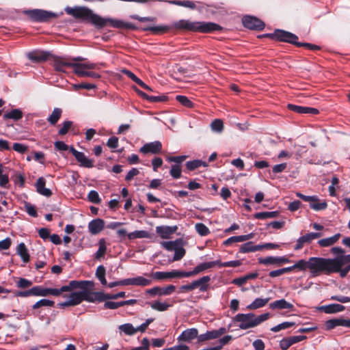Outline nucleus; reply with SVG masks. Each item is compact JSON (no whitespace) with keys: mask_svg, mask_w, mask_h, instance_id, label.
<instances>
[{"mask_svg":"<svg viewBox=\"0 0 350 350\" xmlns=\"http://www.w3.org/2000/svg\"><path fill=\"white\" fill-rule=\"evenodd\" d=\"M88 230L93 234L96 235L100 233L105 228V221L102 219H94L88 224Z\"/></svg>","mask_w":350,"mask_h":350,"instance_id":"4be33fe9","label":"nucleus"},{"mask_svg":"<svg viewBox=\"0 0 350 350\" xmlns=\"http://www.w3.org/2000/svg\"><path fill=\"white\" fill-rule=\"evenodd\" d=\"M269 298H256L250 304L247 306L249 310H256L265 306L269 301Z\"/></svg>","mask_w":350,"mask_h":350,"instance_id":"f704fd0d","label":"nucleus"},{"mask_svg":"<svg viewBox=\"0 0 350 350\" xmlns=\"http://www.w3.org/2000/svg\"><path fill=\"white\" fill-rule=\"evenodd\" d=\"M311 208L316 211L325 210L327 207V204L325 200L320 201L318 197L316 196V200L312 201L310 204Z\"/></svg>","mask_w":350,"mask_h":350,"instance_id":"4c0bfd02","label":"nucleus"},{"mask_svg":"<svg viewBox=\"0 0 350 350\" xmlns=\"http://www.w3.org/2000/svg\"><path fill=\"white\" fill-rule=\"evenodd\" d=\"M211 280V278L208 275L203 276L196 280L193 281L192 285L193 290L198 288L200 291L204 292L208 289L207 283Z\"/></svg>","mask_w":350,"mask_h":350,"instance_id":"393cba45","label":"nucleus"},{"mask_svg":"<svg viewBox=\"0 0 350 350\" xmlns=\"http://www.w3.org/2000/svg\"><path fill=\"white\" fill-rule=\"evenodd\" d=\"M70 58L66 57H55L53 60V67L58 72H66V68L72 66Z\"/></svg>","mask_w":350,"mask_h":350,"instance_id":"dca6fc26","label":"nucleus"},{"mask_svg":"<svg viewBox=\"0 0 350 350\" xmlns=\"http://www.w3.org/2000/svg\"><path fill=\"white\" fill-rule=\"evenodd\" d=\"M83 300L91 303L106 301L105 293L103 292H90L87 289L83 291Z\"/></svg>","mask_w":350,"mask_h":350,"instance_id":"2eb2a0df","label":"nucleus"},{"mask_svg":"<svg viewBox=\"0 0 350 350\" xmlns=\"http://www.w3.org/2000/svg\"><path fill=\"white\" fill-rule=\"evenodd\" d=\"M162 150V144L159 141L145 144L139 149L140 152L143 154H158Z\"/></svg>","mask_w":350,"mask_h":350,"instance_id":"a211bd4d","label":"nucleus"},{"mask_svg":"<svg viewBox=\"0 0 350 350\" xmlns=\"http://www.w3.org/2000/svg\"><path fill=\"white\" fill-rule=\"evenodd\" d=\"M270 317L269 312L256 316L254 313H239L236 314L232 321L237 323L238 327L241 329H248L254 328L259 325L262 322L267 321Z\"/></svg>","mask_w":350,"mask_h":350,"instance_id":"7ed1b4c3","label":"nucleus"},{"mask_svg":"<svg viewBox=\"0 0 350 350\" xmlns=\"http://www.w3.org/2000/svg\"><path fill=\"white\" fill-rule=\"evenodd\" d=\"M333 273H339L340 276L345 278L350 271V254L332 258Z\"/></svg>","mask_w":350,"mask_h":350,"instance_id":"39448f33","label":"nucleus"},{"mask_svg":"<svg viewBox=\"0 0 350 350\" xmlns=\"http://www.w3.org/2000/svg\"><path fill=\"white\" fill-rule=\"evenodd\" d=\"M88 199L90 202L94 204H99L101 201L98 192L94 190H92L89 192Z\"/></svg>","mask_w":350,"mask_h":350,"instance_id":"052dcab7","label":"nucleus"},{"mask_svg":"<svg viewBox=\"0 0 350 350\" xmlns=\"http://www.w3.org/2000/svg\"><path fill=\"white\" fill-rule=\"evenodd\" d=\"M176 230L177 227L176 226H159L156 227V232L161 239H170L171 235L174 234Z\"/></svg>","mask_w":350,"mask_h":350,"instance_id":"5701e85b","label":"nucleus"},{"mask_svg":"<svg viewBox=\"0 0 350 350\" xmlns=\"http://www.w3.org/2000/svg\"><path fill=\"white\" fill-rule=\"evenodd\" d=\"M46 180L43 177H40L36 183V187L37 191L46 197H49L51 196L52 192L49 189L45 187Z\"/></svg>","mask_w":350,"mask_h":350,"instance_id":"a878e982","label":"nucleus"},{"mask_svg":"<svg viewBox=\"0 0 350 350\" xmlns=\"http://www.w3.org/2000/svg\"><path fill=\"white\" fill-rule=\"evenodd\" d=\"M8 183V175L3 173V166L2 164H0V186L2 187H6Z\"/></svg>","mask_w":350,"mask_h":350,"instance_id":"4d7b16f0","label":"nucleus"},{"mask_svg":"<svg viewBox=\"0 0 350 350\" xmlns=\"http://www.w3.org/2000/svg\"><path fill=\"white\" fill-rule=\"evenodd\" d=\"M180 239H177L174 241H163L161 243V245L163 248L167 251L172 252L176 249L177 244Z\"/></svg>","mask_w":350,"mask_h":350,"instance_id":"49530a36","label":"nucleus"},{"mask_svg":"<svg viewBox=\"0 0 350 350\" xmlns=\"http://www.w3.org/2000/svg\"><path fill=\"white\" fill-rule=\"evenodd\" d=\"M294 324L295 323L293 322L285 321L271 327V331L273 332H278L282 329H288L293 326Z\"/></svg>","mask_w":350,"mask_h":350,"instance_id":"6e6d98bb","label":"nucleus"},{"mask_svg":"<svg viewBox=\"0 0 350 350\" xmlns=\"http://www.w3.org/2000/svg\"><path fill=\"white\" fill-rule=\"evenodd\" d=\"M279 215L278 211H267V212H259L254 214V217L258 219H265L267 218H274L278 217Z\"/></svg>","mask_w":350,"mask_h":350,"instance_id":"ea45409f","label":"nucleus"},{"mask_svg":"<svg viewBox=\"0 0 350 350\" xmlns=\"http://www.w3.org/2000/svg\"><path fill=\"white\" fill-rule=\"evenodd\" d=\"M226 332V329L225 327L207 331L206 333L199 335L198 342H202L206 340L218 338Z\"/></svg>","mask_w":350,"mask_h":350,"instance_id":"ddd939ff","label":"nucleus"},{"mask_svg":"<svg viewBox=\"0 0 350 350\" xmlns=\"http://www.w3.org/2000/svg\"><path fill=\"white\" fill-rule=\"evenodd\" d=\"M67 14L75 19H81L91 23L97 28H103L107 25L120 29H135L136 27L131 23L125 22L120 19L103 18L95 14L92 10L85 6H75L65 8Z\"/></svg>","mask_w":350,"mask_h":350,"instance_id":"f257e3e1","label":"nucleus"},{"mask_svg":"<svg viewBox=\"0 0 350 350\" xmlns=\"http://www.w3.org/2000/svg\"><path fill=\"white\" fill-rule=\"evenodd\" d=\"M288 109L297 113L304 114L306 112V107L299 106L293 104H288Z\"/></svg>","mask_w":350,"mask_h":350,"instance_id":"0e129e2a","label":"nucleus"},{"mask_svg":"<svg viewBox=\"0 0 350 350\" xmlns=\"http://www.w3.org/2000/svg\"><path fill=\"white\" fill-rule=\"evenodd\" d=\"M189 20L182 19L174 23V27L176 29L187 31Z\"/></svg>","mask_w":350,"mask_h":350,"instance_id":"13d9d810","label":"nucleus"},{"mask_svg":"<svg viewBox=\"0 0 350 350\" xmlns=\"http://www.w3.org/2000/svg\"><path fill=\"white\" fill-rule=\"evenodd\" d=\"M312 241V239L310 233L301 236L297 240V243L295 246V250H299L304 247L305 244L310 243Z\"/></svg>","mask_w":350,"mask_h":350,"instance_id":"e433bc0d","label":"nucleus"},{"mask_svg":"<svg viewBox=\"0 0 350 350\" xmlns=\"http://www.w3.org/2000/svg\"><path fill=\"white\" fill-rule=\"evenodd\" d=\"M198 330L196 328H189L184 330L177 338L179 342H190L195 338L198 339Z\"/></svg>","mask_w":350,"mask_h":350,"instance_id":"412c9836","label":"nucleus"},{"mask_svg":"<svg viewBox=\"0 0 350 350\" xmlns=\"http://www.w3.org/2000/svg\"><path fill=\"white\" fill-rule=\"evenodd\" d=\"M4 120L12 119L17 121L23 118V112L20 109H14L3 114Z\"/></svg>","mask_w":350,"mask_h":350,"instance_id":"c9c22d12","label":"nucleus"},{"mask_svg":"<svg viewBox=\"0 0 350 350\" xmlns=\"http://www.w3.org/2000/svg\"><path fill=\"white\" fill-rule=\"evenodd\" d=\"M170 175L176 179L181 176V167L180 165H173L170 170Z\"/></svg>","mask_w":350,"mask_h":350,"instance_id":"680f3d73","label":"nucleus"},{"mask_svg":"<svg viewBox=\"0 0 350 350\" xmlns=\"http://www.w3.org/2000/svg\"><path fill=\"white\" fill-rule=\"evenodd\" d=\"M219 263V260L202 262L198 265L192 271H185L186 278H189L204 271L206 269H211Z\"/></svg>","mask_w":350,"mask_h":350,"instance_id":"6ab92c4d","label":"nucleus"},{"mask_svg":"<svg viewBox=\"0 0 350 350\" xmlns=\"http://www.w3.org/2000/svg\"><path fill=\"white\" fill-rule=\"evenodd\" d=\"M176 99L178 102H179L182 105L188 108H192L194 106V104L191 100H190L187 96L183 95H178L176 97Z\"/></svg>","mask_w":350,"mask_h":350,"instance_id":"3c124183","label":"nucleus"},{"mask_svg":"<svg viewBox=\"0 0 350 350\" xmlns=\"http://www.w3.org/2000/svg\"><path fill=\"white\" fill-rule=\"evenodd\" d=\"M98 249L94 254V258L100 260L104 258L107 252L106 240L104 238L100 239L98 242Z\"/></svg>","mask_w":350,"mask_h":350,"instance_id":"c756f323","label":"nucleus"},{"mask_svg":"<svg viewBox=\"0 0 350 350\" xmlns=\"http://www.w3.org/2000/svg\"><path fill=\"white\" fill-rule=\"evenodd\" d=\"M186 275L185 271L173 269L170 271H156L152 274V277L155 280H163L166 279L186 278Z\"/></svg>","mask_w":350,"mask_h":350,"instance_id":"6e6552de","label":"nucleus"},{"mask_svg":"<svg viewBox=\"0 0 350 350\" xmlns=\"http://www.w3.org/2000/svg\"><path fill=\"white\" fill-rule=\"evenodd\" d=\"M94 285L93 282L91 281H77L72 280L68 285L62 286V290L64 292H69L72 289L81 288L82 291H85L89 288H92Z\"/></svg>","mask_w":350,"mask_h":350,"instance_id":"9b49d317","label":"nucleus"},{"mask_svg":"<svg viewBox=\"0 0 350 350\" xmlns=\"http://www.w3.org/2000/svg\"><path fill=\"white\" fill-rule=\"evenodd\" d=\"M24 206L25 211L28 213L29 215L33 217H37L38 213L35 206L32 205L29 202H25Z\"/></svg>","mask_w":350,"mask_h":350,"instance_id":"e2e57ef3","label":"nucleus"},{"mask_svg":"<svg viewBox=\"0 0 350 350\" xmlns=\"http://www.w3.org/2000/svg\"><path fill=\"white\" fill-rule=\"evenodd\" d=\"M258 262L265 265H281L284 263H288L290 262V260L288 258H286L284 256H267L265 258H259L258 259Z\"/></svg>","mask_w":350,"mask_h":350,"instance_id":"4468645a","label":"nucleus"},{"mask_svg":"<svg viewBox=\"0 0 350 350\" xmlns=\"http://www.w3.org/2000/svg\"><path fill=\"white\" fill-rule=\"evenodd\" d=\"M96 275L102 284L107 285V282L105 278V269L103 265L97 267Z\"/></svg>","mask_w":350,"mask_h":350,"instance_id":"09e8293b","label":"nucleus"},{"mask_svg":"<svg viewBox=\"0 0 350 350\" xmlns=\"http://www.w3.org/2000/svg\"><path fill=\"white\" fill-rule=\"evenodd\" d=\"M171 306V304H169L166 302H161L159 301H154L150 304V307L152 309L159 312L166 311Z\"/></svg>","mask_w":350,"mask_h":350,"instance_id":"a19ab883","label":"nucleus"},{"mask_svg":"<svg viewBox=\"0 0 350 350\" xmlns=\"http://www.w3.org/2000/svg\"><path fill=\"white\" fill-rule=\"evenodd\" d=\"M211 130L215 133H221L224 130V123L220 119H215L211 124Z\"/></svg>","mask_w":350,"mask_h":350,"instance_id":"de8ad7c7","label":"nucleus"},{"mask_svg":"<svg viewBox=\"0 0 350 350\" xmlns=\"http://www.w3.org/2000/svg\"><path fill=\"white\" fill-rule=\"evenodd\" d=\"M62 113V111L60 108H55L47 119L49 122L52 125H55L60 118Z\"/></svg>","mask_w":350,"mask_h":350,"instance_id":"79ce46f5","label":"nucleus"},{"mask_svg":"<svg viewBox=\"0 0 350 350\" xmlns=\"http://www.w3.org/2000/svg\"><path fill=\"white\" fill-rule=\"evenodd\" d=\"M16 252L21 256L22 260L25 263H27L29 261L30 256L29 251L24 243H21L18 245Z\"/></svg>","mask_w":350,"mask_h":350,"instance_id":"2f4dec72","label":"nucleus"},{"mask_svg":"<svg viewBox=\"0 0 350 350\" xmlns=\"http://www.w3.org/2000/svg\"><path fill=\"white\" fill-rule=\"evenodd\" d=\"M176 289V286L170 284L165 287L155 286L146 291V293L152 295L166 296L171 295Z\"/></svg>","mask_w":350,"mask_h":350,"instance_id":"f8f14e48","label":"nucleus"},{"mask_svg":"<svg viewBox=\"0 0 350 350\" xmlns=\"http://www.w3.org/2000/svg\"><path fill=\"white\" fill-rule=\"evenodd\" d=\"M129 239L150 238V233L146 230H136L127 234Z\"/></svg>","mask_w":350,"mask_h":350,"instance_id":"58836bf2","label":"nucleus"},{"mask_svg":"<svg viewBox=\"0 0 350 350\" xmlns=\"http://www.w3.org/2000/svg\"><path fill=\"white\" fill-rule=\"evenodd\" d=\"M32 282L26 278H21L16 282V286L21 288H28L31 286Z\"/></svg>","mask_w":350,"mask_h":350,"instance_id":"69168bd1","label":"nucleus"},{"mask_svg":"<svg viewBox=\"0 0 350 350\" xmlns=\"http://www.w3.org/2000/svg\"><path fill=\"white\" fill-rule=\"evenodd\" d=\"M170 3L172 4H174V5H180V6H183V7H185V8H189L190 9H195L196 8V5L194 3L193 1H189V0H187V1H170Z\"/></svg>","mask_w":350,"mask_h":350,"instance_id":"864d4df0","label":"nucleus"},{"mask_svg":"<svg viewBox=\"0 0 350 350\" xmlns=\"http://www.w3.org/2000/svg\"><path fill=\"white\" fill-rule=\"evenodd\" d=\"M55 302L52 300L42 299L37 302H36L32 308L33 309H38L42 306L52 307L54 306Z\"/></svg>","mask_w":350,"mask_h":350,"instance_id":"8fccbe9b","label":"nucleus"},{"mask_svg":"<svg viewBox=\"0 0 350 350\" xmlns=\"http://www.w3.org/2000/svg\"><path fill=\"white\" fill-rule=\"evenodd\" d=\"M340 237V234L338 233V234H336L334 236H332L330 237H327V238H325V239L319 240L318 244L321 247H329V246L334 245L335 243H336L338 241Z\"/></svg>","mask_w":350,"mask_h":350,"instance_id":"473e14b6","label":"nucleus"},{"mask_svg":"<svg viewBox=\"0 0 350 350\" xmlns=\"http://www.w3.org/2000/svg\"><path fill=\"white\" fill-rule=\"evenodd\" d=\"M345 306L338 304H332L327 306H323L320 310H323L326 314H334L342 312L345 310Z\"/></svg>","mask_w":350,"mask_h":350,"instance_id":"c85d7f7f","label":"nucleus"},{"mask_svg":"<svg viewBox=\"0 0 350 350\" xmlns=\"http://www.w3.org/2000/svg\"><path fill=\"white\" fill-rule=\"evenodd\" d=\"M269 308L271 309H280V310H282V309H289V310H293L294 306L292 304L288 302L287 301H286L284 299H279V300H276L273 302H271L270 304H269Z\"/></svg>","mask_w":350,"mask_h":350,"instance_id":"bb28decb","label":"nucleus"},{"mask_svg":"<svg viewBox=\"0 0 350 350\" xmlns=\"http://www.w3.org/2000/svg\"><path fill=\"white\" fill-rule=\"evenodd\" d=\"M96 64L93 63H75L72 62L71 68H73V72L81 77H85V73L88 70L94 69Z\"/></svg>","mask_w":350,"mask_h":350,"instance_id":"f3484780","label":"nucleus"},{"mask_svg":"<svg viewBox=\"0 0 350 350\" xmlns=\"http://www.w3.org/2000/svg\"><path fill=\"white\" fill-rule=\"evenodd\" d=\"M32 296L44 297V288L40 286H34L31 288Z\"/></svg>","mask_w":350,"mask_h":350,"instance_id":"338daca9","label":"nucleus"},{"mask_svg":"<svg viewBox=\"0 0 350 350\" xmlns=\"http://www.w3.org/2000/svg\"><path fill=\"white\" fill-rule=\"evenodd\" d=\"M196 230L201 236H206L210 233L208 227L202 223H198L195 226Z\"/></svg>","mask_w":350,"mask_h":350,"instance_id":"603ef678","label":"nucleus"},{"mask_svg":"<svg viewBox=\"0 0 350 350\" xmlns=\"http://www.w3.org/2000/svg\"><path fill=\"white\" fill-rule=\"evenodd\" d=\"M185 245V242L180 239L178 241V244H177V247H176L174 251V255L173 257V261H178L181 260L184 256L185 255L186 251L184 248V245Z\"/></svg>","mask_w":350,"mask_h":350,"instance_id":"cd10ccee","label":"nucleus"},{"mask_svg":"<svg viewBox=\"0 0 350 350\" xmlns=\"http://www.w3.org/2000/svg\"><path fill=\"white\" fill-rule=\"evenodd\" d=\"M72 125V122L70 120L64 121L63 123L62 127L59 130L58 133L60 135H66L71 126Z\"/></svg>","mask_w":350,"mask_h":350,"instance_id":"774afa93","label":"nucleus"},{"mask_svg":"<svg viewBox=\"0 0 350 350\" xmlns=\"http://www.w3.org/2000/svg\"><path fill=\"white\" fill-rule=\"evenodd\" d=\"M49 53L42 51H33L27 53V57L34 62H44L48 59Z\"/></svg>","mask_w":350,"mask_h":350,"instance_id":"b1692460","label":"nucleus"},{"mask_svg":"<svg viewBox=\"0 0 350 350\" xmlns=\"http://www.w3.org/2000/svg\"><path fill=\"white\" fill-rule=\"evenodd\" d=\"M70 152L80 163V166L87 168H91L94 166V160L87 157L83 152L77 150L72 146L70 147Z\"/></svg>","mask_w":350,"mask_h":350,"instance_id":"9d476101","label":"nucleus"},{"mask_svg":"<svg viewBox=\"0 0 350 350\" xmlns=\"http://www.w3.org/2000/svg\"><path fill=\"white\" fill-rule=\"evenodd\" d=\"M23 14L34 23H49L53 18H57L63 14L42 9L25 10Z\"/></svg>","mask_w":350,"mask_h":350,"instance_id":"20e7f679","label":"nucleus"},{"mask_svg":"<svg viewBox=\"0 0 350 350\" xmlns=\"http://www.w3.org/2000/svg\"><path fill=\"white\" fill-rule=\"evenodd\" d=\"M169 27L166 25L147 26L143 28L144 31H150L154 33H164L169 30Z\"/></svg>","mask_w":350,"mask_h":350,"instance_id":"a18cd8bd","label":"nucleus"},{"mask_svg":"<svg viewBox=\"0 0 350 350\" xmlns=\"http://www.w3.org/2000/svg\"><path fill=\"white\" fill-rule=\"evenodd\" d=\"M332 258L322 257H311L308 261L301 259L295 264L297 269L300 271H305L309 269L314 275H318L321 273L330 275L333 273Z\"/></svg>","mask_w":350,"mask_h":350,"instance_id":"f03ea898","label":"nucleus"},{"mask_svg":"<svg viewBox=\"0 0 350 350\" xmlns=\"http://www.w3.org/2000/svg\"><path fill=\"white\" fill-rule=\"evenodd\" d=\"M244 27L250 29L262 30L265 27V23L256 17L245 16L242 20Z\"/></svg>","mask_w":350,"mask_h":350,"instance_id":"1a4fd4ad","label":"nucleus"},{"mask_svg":"<svg viewBox=\"0 0 350 350\" xmlns=\"http://www.w3.org/2000/svg\"><path fill=\"white\" fill-rule=\"evenodd\" d=\"M64 293V291L62 290V287L59 288H44V297L48 295H53L55 297L59 296Z\"/></svg>","mask_w":350,"mask_h":350,"instance_id":"5fc2aeb1","label":"nucleus"},{"mask_svg":"<svg viewBox=\"0 0 350 350\" xmlns=\"http://www.w3.org/2000/svg\"><path fill=\"white\" fill-rule=\"evenodd\" d=\"M221 29V26L215 23L189 21L187 31L210 33Z\"/></svg>","mask_w":350,"mask_h":350,"instance_id":"423d86ee","label":"nucleus"},{"mask_svg":"<svg viewBox=\"0 0 350 350\" xmlns=\"http://www.w3.org/2000/svg\"><path fill=\"white\" fill-rule=\"evenodd\" d=\"M262 250L260 245H254L253 242L249 241L241 245L239 248L240 253L254 252Z\"/></svg>","mask_w":350,"mask_h":350,"instance_id":"7c9ffc66","label":"nucleus"},{"mask_svg":"<svg viewBox=\"0 0 350 350\" xmlns=\"http://www.w3.org/2000/svg\"><path fill=\"white\" fill-rule=\"evenodd\" d=\"M68 299L72 306L81 304L83 301V291L71 293Z\"/></svg>","mask_w":350,"mask_h":350,"instance_id":"72a5a7b5","label":"nucleus"},{"mask_svg":"<svg viewBox=\"0 0 350 350\" xmlns=\"http://www.w3.org/2000/svg\"><path fill=\"white\" fill-rule=\"evenodd\" d=\"M267 36L276 40L288 42L296 46L297 44L298 37L294 33L284 30L277 29L273 33L267 34Z\"/></svg>","mask_w":350,"mask_h":350,"instance_id":"0eeeda50","label":"nucleus"},{"mask_svg":"<svg viewBox=\"0 0 350 350\" xmlns=\"http://www.w3.org/2000/svg\"><path fill=\"white\" fill-rule=\"evenodd\" d=\"M119 329L129 336L134 335L136 333L135 327L131 323L122 324L119 326Z\"/></svg>","mask_w":350,"mask_h":350,"instance_id":"c03bdc74","label":"nucleus"},{"mask_svg":"<svg viewBox=\"0 0 350 350\" xmlns=\"http://www.w3.org/2000/svg\"><path fill=\"white\" fill-rule=\"evenodd\" d=\"M201 166L206 167L208 166V164L206 162L198 159L187 161L186 163V167L189 170H194Z\"/></svg>","mask_w":350,"mask_h":350,"instance_id":"37998d69","label":"nucleus"},{"mask_svg":"<svg viewBox=\"0 0 350 350\" xmlns=\"http://www.w3.org/2000/svg\"><path fill=\"white\" fill-rule=\"evenodd\" d=\"M123 283L126 284V286H147L152 284V280L139 275L135 278H126Z\"/></svg>","mask_w":350,"mask_h":350,"instance_id":"aec40b11","label":"nucleus"},{"mask_svg":"<svg viewBox=\"0 0 350 350\" xmlns=\"http://www.w3.org/2000/svg\"><path fill=\"white\" fill-rule=\"evenodd\" d=\"M232 339V337L230 335L224 336V337H222L221 338L219 339V345L215 347H213V348H215V349H217V350H221L223 348V347L224 345H227L228 343H229V342Z\"/></svg>","mask_w":350,"mask_h":350,"instance_id":"bf43d9fd","label":"nucleus"}]
</instances>
